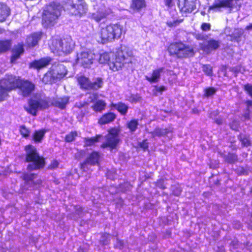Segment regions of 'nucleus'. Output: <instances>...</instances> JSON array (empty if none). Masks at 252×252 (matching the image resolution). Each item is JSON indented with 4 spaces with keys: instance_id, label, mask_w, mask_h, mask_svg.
<instances>
[{
    "instance_id": "obj_56",
    "label": "nucleus",
    "mask_w": 252,
    "mask_h": 252,
    "mask_svg": "<svg viewBox=\"0 0 252 252\" xmlns=\"http://www.w3.org/2000/svg\"><path fill=\"white\" fill-rule=\"evenodd\" d=\"M165 5L168 8H171L174 5L173 0H164Z\"/></svg>"
},
{
    "instance_id": "obj_1",
    "label": "nucleus",
    "mask_w": 252,
    "mask_h": 252,
    "mask_svg": "<svg viewBox=\"0 0 252 252\" xmlns=\"http://www.w3.org/2000/svg\"><path fill=\"white\" fill-rule=\"evenodd\" d=\"M133 55L131 50L126 48L118 49L115 52H104L100 54V63H107L109 69L116 72L122 70L129 63H132Z\"/></svg>"
},
{
    "instance_id": "obj_39",
    "label": "nucleus",
    "mask_w": 252,
    "mask_h": 252,
    "mask_svg": "<svg viewBox=\"0 0 252 252\" xmlns=\"http://www.w3.org/2000/svg\"><path fill=\"white\" fill-rule=\"evenodd\" d=\"M238 139L244 146L248 147L251 145L249 135L241 134L238 136Z\"/></svg>"
},
{
    "instance_id": "obj_14",
    "label": "nucleus",
    "mask_w": 252,
    "mask_h": 252,
    "mask_svg": "<svg viewBox=\"0 0 252 252\" xmlns=\"http://www.w3.org/2000/svg\"><path fill=\"white\" fill-rule=\"evenodd\" d=\"M238 0H216L209 7L208 12L211 10H220V8H228L230 9L236 7Z\"/></svg>"
},
{
    "instance_id": "obj_10",
    "label": "nucleus",
    "mask_w": 252,
    "mask_h": 252,
    "mask_svg": "<svg viewBox=\"0 0 252 252\" xmlns=\"http://www.w3.org/2000/svg\"><path fill=\"white\" fill-rule=\"evenodd\" d=\"M97 58V55L91 50L82 51L77 55L76 62L85 68H89Z\"/></svg>"
},
{
    "instance_id": "obj_38",
    "label": "nucleus",
    "mask_w": 252,
    "mask_h": 252,
    "mask_svg": "<svg viewBox=\"0 0 252 252\" xmlns=\"http://www.w3.org/2000/svg\"><path fill=\"white\" fill-rule=\"evenodd\" d=\"M19 131L23 138H28L30 136L31 129L25 125H21L19 127Z\"/></svg>"
},
{
    "instance_id": "obj_17",
    "label": "nucleus",
    "mask_w": 252,
    "mask_h": 252,
    "mask_svg": "<svg viewBox=\"0 0 252 252\" xmlns=\"http://www.w3.org/2000/svg\"><path fill=\"white\" fill-rule=\"evenodd\" d=\"M25 52L24 44L23 42H19L16 44L11 50L12 54L10 57V63L14 64L17 60L21 58Z\"/></svg>"
},
{
    "instance_id": "obj_35",
    "label": "nucleus",
    "mask_w": 252,
    "mask_h": 252,
    "mask_svg": "<svg viewBox=\"0 0 252 252\" xmlns=\"http://www.w3.org/2000/svg\"><path fill=\"white\" fill-rule=\"evenodd\" d=\"M138 125V120L137 119H131L126 124V128L131 133H133L137 130Z\"/></svg>"
},
{
    "instance_id": "obj_3",
    "label": "nucleus",
    "mask_w": 252,
    "mask_h": 252,
    "mask_svg": "<svg viewBox=\"0 0 252 252\" xmlns=\"http://www.w3.org/2000/svg\"><path fill=\"white\" fill-rule=\"evenodd\" d=\"M26 152L25 161L29 163L27 166L28 171H34L43 169L46 165V158L40 155L37 149L32 144L25 146Z\"/></svg>"
},
{
    "instance_id": "obj_23",
    "label": "nucleus",
    "mask_w": 252,
    "mask_h": 252,
    "mask_svg": "<svg viewBox=\"0 0 252 252\" xmlns=\"http://www.w3.org/2000/svg\"><path fill=\"white\" fill-rule=\"evenodd\" d=\"M110 107L116 110L122 116H126L129 109L128 106L122 101H119L116 103L112 102L110 104Z\"/></svg>"
},
{
    "instance_id": "obj_7",
    "label": "nucleus",
    "mask_w": 252,
    "mask_h": 252,
    "mask_svg": "<svg viewBox=\"0 0 252 252\" xmlns=\"http://www.w3.org/2000/svg\"><path fill=\"white\" fill-rule=\"evenodd\" d=\"M121 132L120 126L110 127L107 129V134L105 136V141L100 145V148H108L110 151L118 148L121 140L119 137Z\"/></svg>"
},
{
    "instance_id": "obj_15",
    "label": "nucleus",
    "mask_w": 252,
    "mask_h": 252,
    "mask_svg": "<svg viewBox=\"0 0 252 252\" xmlns=\"http://www.w3.org/2000/svg\"><path fill=\"white\" fill-rule=\"evenodd\" d=\"M43 35L42 32H34L28 35L25 40V46L27 48H32L36 46Z\"/></svg>"
},
{
    "instance_id": "obj_55",
    "label": "nucleus",
    "mask_w": 252,
    "mask_h": 252,
    "mask_svg": "<svg viewBox=\"0 0 252 252\" xmlns=\"http://www.w3.org/2000/svg\"><path fill=\"white\" fill-rule=\"evenodd\" d=\"M155 90L157 92L159 93L160 94L162 93V92L166 90V87L164 86H155Z\"/></svg>"
},
{
    "instance_id": "obj_41",
    "label": "nucleus",
    "mask_w": 252,
    "mask_h": 252,
    "mask_svg": "<svg viewBox=\"0 0 252 252\" xmlns=\"http://www.w3.org/2000/svg\"><path fill=\"white\" fill-rule=\"evenodd\" d=\"M243 34V32L239 31L235 33H233L231 34H229L227 36L230 37V41H235L237 42H239L240 41V37L242 36Z\"/></svg>"
},
{
    "instance_id": "obj_24",
    "label": "nucleus",
    "mask_w": 252,
    "mask_h": 252,
    "mask_svg": "<svg viewBox=\"0 0 252 252\" xmlns=\"http://www.w3.org/2000/svg\"><path fill=\"white\" fill-rule=\"evenodd\" d=\"M11 10L6 3L0 2V23L5 22L10 16Z\"/></svg>"
},
{
    "instance_id": "obj_42",
    "label": "nucleus",
    "mask_w": 252,
    "mask_h": 252,
    "mask_svg": "<svg viewBox=\"0 0 252 252\" xmlns=\"http://www.w3.org/2000/svg\"><path fill=\"white\" fill-rule=\"evenodd\" d=\"M217 91V89L213 87L206 88L204 90V97H208L214 94Z\"/></svg>"
},
{
    "instance_id": "obj_46",
    "label": "nucleus",
    "mask_w": 252,
    "mask_h": 252,
    "mask_svg": "<svg viewBox=\"0 0 252 252\" xmlns=\"http://www.w3.org/2000/svg\"><path fill=\"white\" fill-rule=\"evenodd\" d=\"M59 162L56 159L51 160L50 163L47 167V169L50 170H54L58 168Z\"/></svg>"
},
{
    "instance_id": "obj_53",
    "label": "nucleus",
    "mask_w": 252,
    "mask_h": 252,
    "mask_svg": "<svg viewBox=\"0 0 252 252\" xmlns=\"http://www.w3.org/2000/svg\"><path fill=\"white\" fill-rule=\"evenodd\" d=\"M201 29L203 31H208L211 30V24L208 23H203L200 26Z\"/></svg>"
},
{
    "instance_id": "obj_50",
    "label": "nucleus",
    "mask_w": 252,
    "mask_h": 252,
    "mask_svg": "<svg viewBox=\"0 0 252 252\" xmlns=\"http://www.w3.org/2000/svg\"><path fill=\"white\" fill-rule=\"evenodd\" d=\"M182 192V188L179 186H176L173 189L171 194L174 196H179V195H180Z\"/></svg>"
},
{
    "instance_id": "obj_62",
    "label": "nucleus",
    "mask_w": 252,
    "mask_h": 252,
    "mask_svg": "<svg viewBox=\"0 0 252 252\" xmlns=\"http://www.w3.org/2000/svg\"><path fill=\"white\" fill-rule=\"evenodd\" d=\"M246 29L248 30L252 29V23L250 24L249 25L247 26L246 27Z\"/></svg>"
},
{
    "instance_id": "obj_51",
    "label": "nucleus",
    "mask_w": 252,
    "mask_h": 252,
    "mask_svg": "<svg viewBox=\"0 0 252 252\" xmlns=\"http://www.w3.org/2000/svg\"><path fill=\"white\" fill-rule=\"evenodd\" d=\"M156 186L161 189H166V186L165 185L164 180L162 179H159L158 180L156 183Z\"/></svg>"
},
{
    "instance_id": "obj_43",
    "label": "nucleus",
    "mask_w": 252,
    "mask_h": 252,
    "mask_svg": "<svg viewBox=\"0 0 252 252\" xmlns=\"http://www.w3.org/2000/svg\"><path fill=\"white\" fill-rule=\"evenodd\" d=\"M142 99L141 96L138 94H131L128 96V100L132 103H136L140 101Z\"/></svg>"
},
{
    "instance_id": "obj_9",
    "label": "nucleus",
    "mask_w": 252,
    "mask_h": 252,
    "mask_svg": "<svg viewBox=\"0 0 252 252\" xmlns=\"http://www.w3.org/2000/svg\"><path fill=\"white\" fill-rule=\"evenodd\" d=\"M77 80L80 88L85 91H96L103 86V81L101 77H97L94 81L91 82L88 77L81 75L77 77Z\"/></svg>"
},
{
    "instance_id": "obj_37",
    "label": "nucleus",
    "mask_w": 252,
    "mask_h": 252,
    "mask_svg": "<svg viewBox=\"0 0 252 252\" xmlns=\"http://www.w3.org/2000/svg\"><path fill=\"white\" fill-rule=\"evenodd\" d=\"M224 160L228 163H234L238 160L237 155L235 153H228L224 156Z\"/></svg>"
},
{
    "instance_id": "obj_44",
    "label": "nucleus",
    "mask_w": 252,
    "mask_h": 252,
    "mask_svg": "<svg viewBox=\"0 0 252 252\" xmlns=\"http://www.w3.org/2000/svg\"><path fill=\"white\" fill-rule=\"evenodd\" d=\"M203 72L207 76H212L213 75V68L210 64H203L202 66Z\"/></svg>"
},
{
    "instance_id": "obj_4",
    "label": "nucleus",
    "mask_w": 252,
    "mask_h": 252,
    "mask_svg": "<svg viewBox=\"0 0 252 252\" xmlns=\"http://www.w3.org/2000/svg\"><path fill=\"white\" fill-rule=\"evenodd\" d=\"M123 31V27L119 23H111L101 28L98 32L100 42L104 44L119 39Z\"/></svg>"
},
{
    "instance_id": "obj_58",
    "label": "nucleus",
    "mask_w": 252,
    "mask_h": 252,
    "mask_svg": "<svg viewBox=\"0 0 252 252\" xmlns=\"http://www.w3.org/2000/svg\"><path fill=\"white\" fill-rule=\"evenodd\" d=\"M244 103L247 106V110H249L250 107H252V100H246L245 101Z\"/></svg>"
},
{
    "instance_id": "obj_57",
    "label": "nucleus",
    "mask_w": 252,
    "mask_h": 252,
    "mask_svg": "<svg viewBox=\"0 0 252 252\" xmlns=\"http://www.w3.org/2000/svg\"><path fill=\"white\" fill-rule=\"evenodd\" d=\"M243 118H244V121L249 120L251 119V115L250 112L249 110H247V112H245L242 115Z\"/></svg>"
},
{
    "instance_id": "obj_47",
    "label": "nucleus",
    "mask_w": 252,
    "mask_h": 252,
    "mask_svg": "<svg viewBox=\"0 0 252 252\" xmlns=\"http://www.w3.org/2000/svg\"><path fill=\"white\" fill-rule=\"evenodd\" d=\"M9 96V94H7L0 85V103L6 100Z\"/></svg>"
},
{
    "instance_id": "obj_8",
    "label": "nucleus",
    "mask_w": 252,
    "mask_h": 252,
    "mask_svg": "<svg viewBox=\"0 0 252 252\" xmlns=\"http://www.w3.org/2000/svg\"><path fill=\"white\" fill-rule=\"evenodd\" d=\"M50 106H51V100L49 98L30 99L28 102V106H25L24 109L28 114L36 116L38 109H46Z\"/></svg>"
},
{
    "instance_id": "obj_49",
    "label": "nucleus",
    "mask_w": 252,
    "mask_h": 252,
    "mask_svg": "<svg viewBox=\"0 0 252 252\" xmlns=\"http://www.w3.org/2000/svg\"><path fill=\"white\" fill-rule=\"evenodd\" d=\"M183 21V19L181 20H175L172 21H168L166 22V25L170 28L175 27L178 26L180 23Z\"/></svg>"
},
{
    "instance_id": "obj_2",
    "label": "nucleus",
    "mask_w": 252,
    "mask_h": 252,
    "mask_svg": "<svg viewBox=\"0 0 252 252\" xmlns=\"http://www.w3.org/2000/svg\"><path fill=\"white\" fill-rule=\"evenodd\" d=\"M63 5L60 3L52 1L47 4L41 14V23L45 29L50 28L57 23L61 15Z\"/></svg>"
},
{
    "instance_id": "obj_32",
    "label": "nucleus",
    "mask_w": 252,
    "mask_h": 252,
    "mask_svg": "<svg viewBox=\"0 0 252 252\" xmlns=\"http://www.w3.org/2000/svg\"><path fill=\"white\" fill-rule=\"evenodd\" d=\"M46 130L44 128L35 130L32 135V139L35 143H40L43 139Z\"/></svg>"
},
{
    "instance_id": "obj_29",
    "label": "nucleus",
    "mask_w": 252,
    "mask_h": 252,
    "mask_svg": "<svg viewBox=\"0 0 252 252\" xmlns=\"http://www.w3.org/2000/svg\"><path fill=\"white\" fill-rule=\"evenodd\" d=\"M42 81L45 84L50 85H52L57 81V80L54 74V71L52 68L49 69L44 74Z\"/></svg>"
},
{
    "instance_id": "obj_27",
    "label": "nucleus",
    "mask_w": 252,
    "mask_h": 252,
    "mask_svg": "<svg viewBox=\"0 0 252 252\" xmlns=\"http://www.w3.org/2000/svg\"><path fill=\"white\" fill-rule=\"evenodd\" d=\"M54 71V74L57 81L63 79L67 73L65 67L63 65H58L55 68L52 69Z\"/></svg>"
},
{
    "instance_id": "obj_26",
    "label": "nucleus",
    "mask_w": 252,
    "mask_h": 252,
    "mask_svg": "<svg viewBox=\"0 0 252 252\" xmlns=\"http://www.w3.org/2000/svg\"><path fill=\"white\" fill-rule=\"evenodd\" d=\"M36 176L37 174L33 173H29L25 172L22 174L21 178L27 183L31 182L34 186H41L42 184V180L39 179L35 182L33 181V180Z\"/></svg>"
},
{
    "instance_id": "obj_13",
    "label": "nucleus",
    "mask_w": 252,
    "mask_h": 252,
    "mask_svg": "<svg viewBox=\"0 0 252 252\" xmlns=\"http://www.w3.org/2000/svg\"><path fill=\"white\" fill-rule=\"evenodd\" d=\"M19 78V76L7 74L0 79V85L9 94V92L17 90Z\"/></svg>"
},
{
    "instance_id": "obj_36",
    "label": "nucleus",
    "mask_w": 252,
    "mask_h": 252,
    "mask_svg": "<svg viewBox=\"0 0 252 252\" xmlns=\"http://www.w3.org/2000/svg\"><path fill=\"white\" fill-rule=\"evenodd\" d=\"M169 132L168 128H161L159 127H156L154 130L151 132L152 138L156 137H161L167 135Z\"/></svg>"
},
{
    "instance_id": "obj_52",
    "label": "nucleus",
    "mask_w": 252,
    "mask_h": 252,
    "mask_svg": "<svg viewBox=\"0 0 252 252\" xmlns=\"http://www.w3.org/2000/svg\"><path fill=\"white\" fill-rule=\"evenodd\" d=\"M85 156V152L83 150H79L75 155V158L78 160L83 158Z\"/></svg>"
},
{
    "instance_id": "obj_11",
    "label": "nucleus",
    "mask_w": 252,
    "mask_h": 252,
    "mask_svg": "<svg viewBox=\"0 0 252 252\" xmlns=\"http://www.w3.org/2000/svg\"><path fill=\"white\" fill-rule=\"evenodd\" d=\"M71 3L70 13L72 15L81 17L85 15L88 11V5L84 0H78L76 3H74L73 0H63V6H65L67 3Z\"/></svg>"
},
{
    "instance_id": "obj_20",
    "label": "nucleus",
    "mask_w": 252,
    "mask_h": 252,
    "mask_svg": "<svg viewBox=\"0 0 252 252\" xmlns=\"http://www.w3.org/2000/svg\"><path fill=\"white\" fill-rule=\"evenodd\" d=\"M117 115L112 112H108L102 114L98 119L97 124L104 126L113 123L116 119Z\"/></svg>"
},
{
    "instance_id": "obj_48",
    "label": "nucleus",
    "mask_w": 252,
    "mask_h": 252,
    "mask_svg": "<svg viewBox=\"0 0 252 252\" xmlns=\"http://www.w3.org/2000/svg\"><path fill=\"white\" fill-rule=\"evenodd\" d=\"M243 89L249 96L252 97V84L247 83L243 86Z\"/></svg>"
},
{
    "instance_id": "obj_30",
    "label": "nucleus",
    "mask_w": 252,
    "mask_h": 252,
    "mask_svg": "<svg viewBox=\"0 0 252 252\" xmlns=\"http://www.w3.org/2000/svg\"><path fill=\"white\" fill-rule=\"evenodd\" d=\"M163 68L160 67L153 70L151 76H146L145 79L150 83H156L160 77V73L163 71Z\"/></svg>"
},
{
    "instance_id": "obj_18",
    "label": "nucleus",
    "mask_w": 252,
    "mask_h": 252,
    "mask_svg": "<svg viewBox=\"0 0 252 252\" xmlns=\"http://www.w3.org/2000/svg\"><path fill=\"white\" fill-rule=\"evenodd\" d=\"M178 6L179 8L180 11L185 14L191 13L196 8L195 0H184V2L182 5L179 1Z\"/></svg>"
},
{
    "instance_id": "obj_34",
    "label": "nucleus",
    "mask_w": 252,
    "mask_h": 252,
    "mask_svg": "<svg viewBox=\"0 0 252 252\" xmlns=\"http://www.w3.org/2000/svg\"><path fill=\"white\" fill-rule=\"evenodd\" d=\"M101 137V134H96L91 137H85L84 138V146L89 147L94 145L95 143L99 141Z\"/></svg>"
},
{
    "instance_id": "obj_16",
    "label": "nucleus",
    "mask_w": 252,
    "mask_h": 252,
    "mask_svg": "<svg viewBox=\"0 0 252 252\" xmlns=\"http://www.w3.org/2000/svg\"><path fill=\"white\" fill-rule=\"evenodd\" d=\"M220 46V42L213 38L208 40L206 43H201L199 44L200 49L206 54H209L212 51L217 50Z\"/></svg>"
},
{
    "instance_id": "obj_31",
    "label": "nucleus",
    "mask_w": 252,
    "mask_h": 252,
    "mask_svg": "<svg viewBox=\"0 0 252 252\" xmlns=\"http://www.w3.org/2000/svg\"><path fill=\"white\" fill-rule=\"evenodd\" d=\"M12 40L11 39L0 40V55L5 53L11 49Z\"/></svg>"
},
{
    "instance_id": "obj_19",
    "label": "nucleus",
    "mask_w": 252,
    "mask_h": 252,
    "mask_svg": "<svg viewBox=\"0 0 252 252\" xmlns=\"http://www.w3.org/2000/svg\"><path fill=\"white\" fill-rule=\"evenodd\" d=\"M52 61L51 58L46 57L38 60H34L30 63V66L34 69L39 70L46 67Z\"/></svg>"
},
{
    "instance_id": "obj_33",
    "label": "nucleus",
    "mask_w": 252,
    "mask_h": 252,
    "mask_svg": "<svg viewBox=\"0 0 252 252\" xmlns=\"http://www.w3.org/2000/svg\"><path fill=\"white\" fill-rule=\"evenodd\" d=\"M106 104L104 100L99 99L96 100L92 106V108L96 113H101L106 108Z\"/></svg>"
},
{
    "instance_id": "obj_60",
    "label": "nucleus",
    "mask_w": 252,
    "mask_h": 252,
    "mask_svg": "<svg viewBox=\"0 0 252 252\" xmlns=\"http://www.w3.org/2000/svg\"><path fill=\"white\" fill-rule=\"evenodd\" d=\"M196 39L197 40H204L205 39V36H204V35H202L201 34H198L196 36Z\"/></svg>"
},
{
    "instance_id": "obj_59",
    "label": "nucleus",
    "mask_w": 252,
    "mask_h": 252,
    "mask_svg": "<svg viewBox=\"0 0 252 252\" xmlns=\"http://www.w3.org/2000/svg\"><path fill=\"white\" fill-rule=\"evenodd\" d=\"M75 209L76 213L78 214H79L80 213H82L83 211V209L82 207H81V206H79V207L75 206Z\"/></svg>"
},
{
    "instance_id": "obj_25",
    "label": "nucleus",
    "mask_w": 252,
    "mask_h": 252,
    "mask_svg": "<svg viewBox=\"0 0 252 252\" xmlns=\"http://www.w3.org/2000/svg\"><path fill=\"white\" fill-rule=\"evenodd\" d=\"M109 12L106 9H98L95 12L92 14L91 18L97 23L101 20L107 19Z\"/></svg>"
},
{
    "instance_id": "obj_6",
    "label": "nucleus",
    "mask_w": 252,
    "mask_h": 252,
    "mask_svg": "<svg viewBox=\"0 0 252 252\" xmlns=\"http://www.w3.org/2000/svg\"><path fill=\"white\" fill-rule=\"evenodd\" d=\"M74 42L70 36L63 38L52 37L49 47L51 52L58 55L70 53L74 48Z\"/></svg>"
},
{
    "instance_id": "obj_40",
    "label": "nucleus",
    "mask_w": 252,
    "mask_h": 252,
    "mask_svg": "<svg viewBox=\"0 0 252 252\" xmlns=\"http://www.w3.org/2000/svg\"><path fill=\"white\" fill-rule=\"evenodd\" d=\"M78 133L76 131H71L69 133L65 135L64 137V141L66 143L72 142L76 139Z\"/></svg>"
},
{
    "instance_id": "obj_12",
    "label": "nucleus",
    "mask_w": 252,
    "mask_h": 252,
    "mask_svg": "<svg viewBox=\"0 0 252 252\" xmlns=\"http://www.w3.org/2000/svg\"><path fill=\"white\" fill-rule=\"evenodd\" d=\"M35 89V85L33 82L20 76L17 89L20 95L24 97H29L33 93Z\"/></svg>"
},
{
    "instance_id": "obj_64",
    "label": "nucleus",
    "mask_w": 252,
    "mask_h": 252,
    "mask_svg": "<svg viewBox=\"0 0 252 252\" xmlns=\"http://www.w3.org/2000/svg\"><path fill=\"white\" fill-rule=\"evenodd\" d=\"M93 95L94 98L95 99H96L98 97V94H97V93H93Z\"/></svg>"
},
{
    "instance_id": "obj_45",
    "label": "nucleus",
    "mask_w": 252,
    "mask_h": 252,
    "mask_svg": "<svg viewBox=\"0 0 252 252\" xmlns=\"http://www.w3.org/2000/svg\"><path fill=\"white\" fill-rule=\"evenodd\" d=\"M138 147L144 152L148 150L149 142L148 141V139H143L141 142L138 143Z\"/></svg>"
},
{
    "instance_id": "obj_61",
    "label": "nucleus",
    "mask_w": 252,
    "mask_h": 252,
    "mask_svg": "<svg viewBox=\"0 0 252 252\" xmlns=\"http://www.w3.org/2000/svg\"><path fill=\"white\" fill-rule=\"evenodd\" d=\"M215 122L218 125H221L222 123V120L221 119H217L215 120Z\"/></svg>"
},
{
    "instance_id": "obj_28",
    "label": "nucleus",
    "mask_w": 252,
    "mask_h": 252,
    "mask_svg": "<svg viewBox=\"0 0 252 252\" xmlns=\"http://www.w3.org/2000/svg\"><path fill=\"white\" fill-rule=\"evenodd\" d=\"M100 153L98 151L92 152L86 159L91 165H99L100 163Z\"/></svg>"
},
{
    "instance_id": "obj_63",
    "label": "nucleus",
    "mask_w": 252,
    "mask_h": 252,
    "mask_svg": "<svg viewBox=\"0 0 252 252\" xmlns=\"http://www.w3.org/2000/svg\"><path fill=\"white\" fill-rule=\"evenodd\" d=\"M109 235V234H108V233H104L102 237L105 238V239H107Z\"/></svg>"
},
{
    "instance_id": "obj_54",
    "label": "nucleus",
    "mask_w": 252,
    "mask_h": 252,
    "mask_svg": "<svg viewBox=\"0 0 252 252\" xmlns=\"http://www.w3.org/2000/svg\"><path fill=\"white\" fill-rule=\"evenodd\" d=\"M89 164L87 160L86 159L83 162H81L79 164L80 169L83 171H85V169L87 168V165Z\"/></svg>"
},
{
    "instance_id": "obj_5",
    "label": "nucleus",
    "mask_w": 252,
    "mask_h": 252,
    "mask_svg": "<svg viewBox=\"0 0 252 252\" xmlns=\"http://www.w3.org/2000/svg\"><path fill=\"white\" fill-rule=\"evenodd\" d=\"M167 50L170 56L179 59L193 57L195 53L193 47L181 41L170 43L167 47Z\"/></svg>"
},
{
    "instance_id": "obj_22",
    "label": "nucleus",
    "mask_w": 252,
    "mask_h": 252,
    "mask_svg": "<svg viewBox=\"0 0 252 252\" xmlns=\"http://www.w3.org/2000/svg\"><path fill=\"white\" fill-rule=\"evenodd\" d=\"M147 7L146 0H131L129 8L134 12H140Z\"/></svg>"
},
{
    "instance_id": "obj_21",
    "label": "nucleus",
    "mask_w": 252,
    "mask_h": 252,
    "mask_svg": "<svg viewBox=\"0 0 252 252\" xmlns=\"http://www.w3.org/2000/svg\"><path fill=\"white\" fill-rule=\"evenodd\" d=\"M68 96H63L59 97H55L51 100V106L57 107L61 110L66 108L67 104L69 103Z\"/></svg>"
}]
</instances>
